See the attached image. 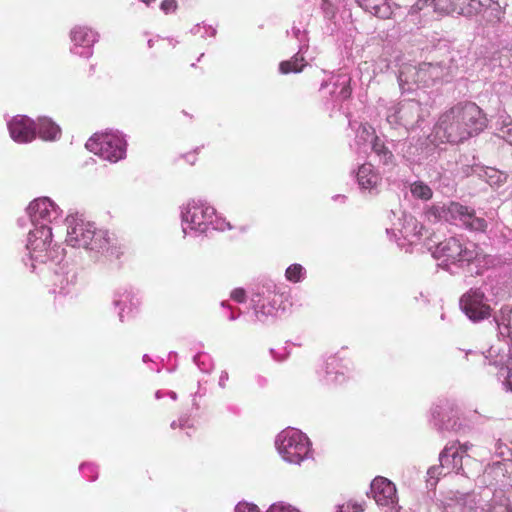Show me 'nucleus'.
Here are the masks:
<instances>
[{
    "mask_svg": "<svg viewBox=\"0 0 512 512\" xmlns=\"http://www.w3.org/2000/svg\"><path fill=\"white\" fill-rule=\"evenodd\" d=\"M33 229L29 231L26 249L28 257L23 258L31 272H37L38 266L48 262L57 264L62 259V250L52 245V225L62 216L60 207L49 197H39L27 207Z\"/></svg>",
    "mask_w": 512,
    "mask_h": 512,
    "instance_id": "obj_1",
    "label": "nucleus"
},
{
    "mask_svg": "<svg viewBox=\"0 0 512 512\" xmlns=\"http://www.w3.org/2000/svg\"><path fill=\"white\" fill-rule=\"evenodd\" d=\"M65 223L66 243L73 248L85 249L91 258L119 259L124 253V247L115 234L97 228L82 216L68 215Z\"/></svg>",
    "mask_w": 512,
    "mask_h": 512,
    "instance_id": "obj_2",
    "label": "nucleus"
},
{
    "mask_svg": "<svg viewBox=\"0 0 512 512\" xmlns=\"http://www.w3.org/2000/svg\"><path fill=\"white\" fill-rule=\"evenodd\" d=\"M486 122L475 103H460L440 115L434 127L435 137L442 143L458 144L480 133Z\"/></svg>",
    "mask_w": 512,
    "mask_h": 512,
    "instance_id": "obj_3",
    "label": "nucleus"
},
{
    "mask_svg": "<svg viewBox=\"0 0 512 512\" xmlns=\"http://www.w3.org/2000/svg\"><path fill=\"white\" fill-rule=\"evenodd\" d=\"M182 231L185 236H200L210 229L225 231L232 227L207 201L192 199L181 206Z\"/></svg>",
    "mask_w": 512,
    "mask_h": 512,
    "instance_id": "obj_4",
    "label": "nucleus"
},
{
    "mask_svg": "<svg viewBox=\"0 0 512 512\" xmlns=\"http://www.w3.org/2000/svg\"><path fill=\"white\" fill-rule=\"evenodd\" d=\"M432 256L443 269L458 274L471 264L479 263L482 254L476 244L458 237H449L435 246Z\"/></svg>",
    "mask_w": 512,
    "mask_h": 512,
    "instance_id": "obj_5",
    "label": "nucleus"
},
{
    "mask_svg": "<svg viewBox=\"0 0 512 512\" xmlns=\"http://www.w3.org/2000/svg\"><path fill=\"white\" fill-rule=\"evenodd\" d=\"M430 3L435 11L470 17L482 10L488 14L489 20L500 21L507 6V0H418L412 9L422 10Z\"/></svg>",
    "mask_w": 512,
    "mask_h": 512,
    "instance_id": "obj_6",
    "label": "nucleus"
},
{
    "mask_svg": "<svg viewBox=\"0 0 512 512\" xmlns=\"http://www.w3.org/2000/svg\"><path fill=\"white\" fill-rule=\"evenodd\" d=\"M452 75V67H445L441 63L406 64L399 70L398 83L404 93L414 90V86L429 87L438 81H449Z\"/></svg>",
    "mask_w": 512,
    "mask_h": 512,
    "instance_id": "obj_7",
    "label": "nucleus"
},
{
    "mask_svg": "<svg viewBox=\"0 0 512 512\" xmlns=\"http://www.w3.org/2000/svg\"><path fill=\"white\" fill-rule=\"evenodd\" d=\"M426 217L430 221H445L473 232H485L488 226L487 221L477 216L474 209L454 201L432 205L426 211Z\"/></svg>",
    "mask_w": 512,
    "mask_h": 512,
    "instance_id": "obj_8",
    "label": "nucleus"
},
{
    "mask_svg": "<svg viewBox=\"0 0 512 512\" xmlns=\"http://www.w3.org/2000/svg\"><path fill=\"white\" fill-rule=\"evenodd\" d=\"M430 112L427 105L419 100L404 99L397 103H390L386 107L385 119L393 129H404L409 132L421 128Z\"/></svg>",
    "mask_w": 512,
    "mask_h": 512,
    "instance_id": "obj_9",
    "label": "nucleus"
},
{
    "mask_svg": "<svg viewBox=\"0 0 512 512\" xmlns=\"http://www.w3.org/2000/svg\"><path fill=\"white\" fill-rule=\"evenodd\" d=\"M275 446L283 460L300 464L312 457L311 442L306 434L295 428L281 431L275 440Z\"/></svg>",
    "mask_w": 512,
    "mask_h": 512,
    "instance_id": "obj_10",
    "label": "nucleus"
},
{
    "mask_svg": "<svg viewBox=\"0 0 512 512\" xmlns=\"http://www.w3.org/2000/svg\"><path fill=\"white\" fill-rule=\"evenodd\" d=\"M85 146L89 151L112 163L126 156L127 142L119 132L95 134Z\"/></svg>",
    "mask_w": 512,
    "mask_h": 512,
    "instance_id": "obj_11",
    "label": "nucleus"
},
{
    "mask_svg": "<svg viewBox=\"0 0 512 512\" xmlns=\"http://www.w3.org/2000/svg\"><path fill=\"white\" fill-rule=\"evenodd\" d=\"M251 308L255 320L266 323L275 318L280 311H284L283 295L276 292L274 285L258 287L251 296Z\"/></svg>",
    "mask_w": 512,
    "mask_h": 512,
    "instance_id": "obj_12",
    "label": "nucleus"
},
{
    "mask_svg": "<svg viewBox=\"0 0 512 512\" xmlns=\"http://www.w3.org/2000/svg\"><path fill=\"white\" fill-rule=\"evenodd\" d=\"M479 483L486 486L485 497L492 493L491 487L511 488L512 487V459H504L489 464L483 474L479 477Z\"/></svg>",
    "mask_w": 512,
    "mask_h": 512,
    "instance_id": "obj_13",
    "label": "nucleus"
},
{
    "mask_svg": "<svg viewBox=\"0 0 512 512\" xmlns=\"http://www.w3.org/2000/svg\"><path fill=\"white\" fill-rule=\"evenodd\" d=\"M444 506V512H476L481 508V512H512V508L507 503L493 505L489 509L481 506V500H476L475 494L460 493L451 491Z\"/></svg>",
    "mask_w": 512,
    "mask_h": 512,
    "instance_id": "obj_14",
    "label": "nucleus"
},
{
    "mask_svg": "<svg viewBox=\"0 0 512 512\" xmlns=\"http://www.w3.org/2000/svg\"><path fill=\"white\" fill-rule=\"evenodd\" d=\"M459 306L467 318L475 323L489 318L492 312L488 298L479 288H471L464 293L459 300Z\"/></svg>",
    "mask_w": 512,
    "mask_h": 512,
    "instance_id": "obj_15",
    "label": "nucleus"
},
{
    "mask_svg": "<svg viewBox=\"0 0 512 512\" xmlns=\"http://www.w3.org/2000/svg\"><path fill=\"white\" fill-rule=\"evenodd\" d=\"M433 426L438 431H458L461 428L459 422V410L454 402L444 400L437 404L431 411Z\"/></svg>",
    "mask_w": 512,
    "mask_h": 512,
    "instance_id": "obj_16",
    "label": "nucleus"
},
{
    "mask_svg": "<svg viewBox=\"0 0 512 512\" xmlns=\"http://www.w3.org/2000/svg\"><path fill=\"white\" fill-rule=\"evenodd\" d=\"M351 374V362L335 354L326 359L323 372L319 376L324 384L332 385L344 383Z\"/></svg>",
    "mask_w": 512,
    "mask_h": 512,
    "instance_id": "obj_17",
    "label": "nucleus"
},
{
    "mask_svg": "<svg viewBox=\"0 0 512 512\" xmlns=\"http://www.w3.org/2000/svg\"><path fill=\"white\" fill-rule=\"evenodd\" d=\"M485 358L489 361L490 365L500 367L498 379L506 390L512 392V349L492 346Z\"/></svg>",
    "mask_w": 512,
    "mask_h": 512,
    "instance_id": "obj_18",
    "label": "nucleus"
},
{
    "mask_svg": "<svg viewBox=\"0 0 512 512\" xmlns=\"http://www.w3.org/2000/svg\"><path fill=\"white\" fill-rule=\"evenodd\" d=\"M70 39V51L80 57L89 58L93 54V45L98 41V33L86 26H76L70 32Z\"/></svg>",
    "mask_w": 512,
    "mask_h": 512,
    "instance_id": "obj_19",
    "label": "nucleus"
},
{
    "mask_svg": "<svg viewBox=\"0 0 512 512\" xmlns=\"http://www.w3.org/2000/svg\"><path fill=\"white\" fill-rule=\"evenodd\" d=\"M11 138L17 143H29L36 137V122L25 115H17L8 122Z\"/></svg>",
    "mask_w": 512,
    "mask_h": 512,
    "instance_id": "obj_20",
    "label": "nucleus"
},
{
    "mask_svg": "<svg viewBox=\"0 0 512 512\" xmlns=\"http://www.w3.org/2000/svg\"><path fill=\"white\" fill-rule=\"evenodd\" d=\"M371 494L378 505L393 506L397 503L395 485L384 477H376L370 486Z\"/></svg>",
    "mask_w": 512,
    "mask_h": 512,
    "instance_id": "obj_21",
    "label": "nucleus"
},
{
    "mask_svg": "<svg viewBox=\"0 0 512 512\" xmlns=\"http://www.w3.org/2000/svg\"><path fill=\"white\" fill-rule=\"evenodd\" d=\"M356 181L362 192H368L370 195H376L379 192V186L382 178L372 164L364 163L358 167L356 172Z\"/></svg>",
    "mask_w": 512,
    "mask_h": 512,
    "instance_id": "obj_22",
    "label": "nucleus"
},
{
    "mask_svg": "<svg viewBox=\"0 0 512 512\" xmlns=\"http://www.w3.org/2000/svg\"><path fill=\"white\" fill-rule=\"evenodd\" d=\"M400 227H394L391 229H386L388 235L392 234L395 238H397V234L395 231L397 230L400 235L407 239L410 242H414L422 236V231L424 230L423 225H421L413 216L403 214V223H399Z\"/></svg>",
    "mask_w": 512,
    "mask_h": 512,
    "instance_id": "obj_23",
    "label": "nucleus"
},
{
    "mask_svg": "<svg viewBox=\"0 0 512 512\" xmlns=\"http://www.w3.org/2000/svg\"><path fill=\"white\" fill-rule=\"evenodd\" d=\"M113 305L118 310L119 320L124 322L125 316H128L137 307L138 300L131 291L119 289L114 293Z\"/></svg>",
    "mask_w": 512,
    "mask_h": 512,
    "instance_id": "obj_24",
    "label": "nucleus"
},
{
    "mask_svg": "<svg viewBox=\"0 0 512 512\" xmlns=\"http://www.w3.org/2000/svg\"><path fill=\"white\" fill-rule=\"evenodd\" d=\"M462 458L463 455L459 453L455 445L446 446L439 455L441 469L445 470L444 474H448L452 471L460 473V471L463 470Z\"/></svg>",
    "mask_w": 512,
    "mask_h": 512,
    "instance_id": "obj_25",
    "label": "nucleus"
},
{
    "mask_svg": "<svg viewBox=\"0 0 512 512\" xmlns=\"http://www.w3.org/2000/svg\"><path fill=\"white\" fill-rule=\"evenodd\" d=\"M364 11L381 18L388 19L392 15V8L387 0H355Z\"/></svg>",
    "mask_w": 512,
    "mask_h": 512,
    "instance_id": "obj_26",
    "label": "nucleus"
},
{
    "mask_svg": "<svg viewBox=\"0 0 512 512\" xmlns=\"http://www.w3.org/2000/svg\"><path fill=\"white\" fill-rule=\"evenodd\" d=\"M60 127L48 117H39L36 123V135L45 141H54L60 135Z\"/></svg>",
    "mask_w": 512,
    "mask_h": 512,
    "instance_id": "obj_27",
    "label": "nucleus"
},
{
    "mask_svg": "<svg viewBox=\"0 0 512 512\" xmlns=\"http://www.w3.org/2000/svg\"><path fill=\"white\" fill-rule=\"evenodd\" d=\"M349 126L355 131V141L358 146L366 143H373V138H377L374 128L368 123H361L357 121H349Z\"/></svg>",
    "mask_w": 512,
    "mask_h": 512,
    "instance_id": "obj_28",
    "label": "nucleus"
},
{
    "mask_svg": "<svg viewBox=\"0 0 512 512\" xmlns=\"http://www.w3.org/2000/svg\"><path fill=\"white\" fill-rule=\"evenodd\" d=\"M350 80L347 74H341L333 78L332 85L334 89L331 91V94L335 100L343 101L350 97Z\"/></svg>",
    "mask_w": 512,
    "mask_h": 512,
    "instance_id": "obj_29",
    "label": "nucleus"
},
{
    "mask_svg": "<svg viewBox=\"0 0 512 512\" xmlns=\"http://www.w3.org/2000/svg\"><path fill=\"white\" fill-rule=\"evenodd\" d=\"M372 151L377 155L379 161L383 165H393L394 164V155L390 151V149L384 144V142L379 138H373V143L371 144Z\"/></svg>",
    "mask_w": 512,
    "mask_h": 512,
    "instance_id": "obj_30",
    "label": "nucleus"
},
{
    "mask_svg": "<svg viewBox=\"0 0 512 512\" xmlns=\"http://www.w3.org/2000/svg\"><path fill=\"white\" fill-rule=\"evenodd\" d=\"M302 48H300L299 52L294 55L290 60L282 61L279 65V71L282 74L288 73H298L301 72L305 67L306 63L304 62V58L300 56Z\"/></svg>",
    "mask_w": 512,
    "mask_h": 512,
    "instance_id": "obj_31",
    "label": "nucleus"
},
{
    "mask_svg": "<svg viewBox=\"0 0 512 512\" xmlns=\"http://www.w3.org/2000/svg\"><path fill=\"white\" fill-rule=\"evenodd\" d=\"M410 192L413 197L427 201L432 198V189L422 181H415L410 185Z\"/></svg>",
    "mask_w": 512,
    "mask_h": 512,
    "instance_id": "obj_32",
    "label": "nucleus"
},
{
    "mask_svg": "<svg viewBox=\"0 0 512 512\" xmlns=\"http://www.w3.org/2000/svg\"><path fill=\"white\" fill-rule=\"evenodd\" d=\"M76 281V274L74 271H67L65 275L60 276L56 273L54 285L59 287V292L62 294L69 293V286L73 285Z\"/></svg>",
    "mask_w": 512,
    "mask_h": 512,
    "instance_id": "obj_33",
    "label": "nucleus"
},
{
    "mask_svg": "<svg viewBox=\"0 0 512 512\" xmlns=\"http://www.w3.org/2000/svg\"><path fill=\"white\" fill-rule=\"evenodd\" d=\"M194 363L204 373H210L213 370L214 363L212 357L204 352L198 353L193 358Z\"/></svg>",
    "mask_w": 512,
    "mask_h": 512,
    "instance_id": "obj_34",
    "label": "nucleus"
},
{
    "mask_svg": "<svg viewBox=\"0 0 512 512\" xmlns=\"http://www.w3.org/2000/svg\"><path fill=\"white\" fill-rule=\"evenodd\" d=\"M305 269L300 264L290 265L285 272V277L288 281L297 283L304 279Z\"/></svg>",
    "mask_w": 512,
    "mask_h": 512,
    "instance_id": "obj_35",
    "label": "nucleus"
},
{
    "mask_svg": "<svg viewBox=\"0 0 512 512\" xmlns=\"http://www.w3.org/2000/svg\"><path fill=\"white\" fill-rule=\"evenodd\" d=\"M486 181L491 186H499L506 181L507 175L494 168H488L485 171Z\"/></svg>",
    "mask_w": 512,
    "mask_h": 512,
    "instance_id": "obj_36",
    "label": "nucleus"
},
{
    "mask_svg": "<svg viewBox=\"0 0 512 512\" xmlns=\"http://www.w3.org/2000/svg\"><path fill=\"white\" fill-rule=\"evenodd\" d=\"M498 136L512 145V119L507 117L502 120L498 128Z\"/></svg>",
    "mask_w": 512,
    "mask_h": 512,
    "instance_id": "obj_37",
    "label": "nucleus"
},
{
    "mask_svg": "<svg viewBox=\"0 0 512 512\" xmlns=\"http://www.w3.org/2000/svg\"><path fill=\"white\" fill-rule=\"evenodd\" d=\"M495 454L504 459H512V447L508 444L497 440L495 443Z\"/></svg>",
    "mask_w": 512,
    "mask_h": 512,
    "instance_id": "obj_38",
    "label": "nucleus"
},
{
    "mask_svg": "<svg viewBox=\"0 0 512 512\" xmlns=\"http://www.w3.org/2000/svg\"><path fill=\"white\" fill-rule=\"evenodd\" d=\"M80 472L88 481H95L98 477L97 466L92 463H83L80 466Z\"/></svg>",
    "mask_w": 512,
    "mask_h": 512,
    "instance_id": "obj_39",
    "label": "nucleus"
},
{
    "mask_svg": "<svg viewBox=\"0 0 512 512\" xmlns=\"http://www.w3.org/2000/svg\"><path fill=\"white\" fill-rule=\"evenodd\" d=\"M443 471L444 470L441 469V465L430 467L427 471V486L434 487Z\"/></svg>",
    "mask_w": 512,
    "mask_h": 512,
    "instance_id": "obj_40",
    "label": "nucleus"
},
{
    "mask_svg": "<svg viewBox=\"0 0 512 512\" xmlns=\"http://www.w3.org/2000/svg\"><path fill=\"white\" fill-rule=\"evenodd\" d=\"M267 512H300L297 508L285 502H277L270 506Z\"/></svg>",
    "mask_w": 512,
    "mask_h": 512,
    "instance_id": "obj_41",
    "label": "nucleus"
},
{
    "mask_svg": "<svg viewBox=\"0 0 512 512\" xmlns=\"http://www.w3.org/2000/svg\"><path fill=\"white\" fill-rule=\"evenodd\" d=\"M495 321H496V324H497V329H498L499 334L503 338H509L512 341V332H511L510 324L509 323H505L504 321L503 322H499L497 319H495Z\"/></svg>",
    "mask_w": 512,
    "mask_h": 512,
    "instance_id": "obj_42",
    "label": "nucleus"
},
{
    "mask_svg": "<svg viewBox=\"0 0 512 512\" xmlns=\"http://www.w3.org/2000/svg\"><path fill=\"white\" fill-rule=\"evenodd\" d=\"M336 512H363V510L357 503L347 502L339 505Z\"/></svg>",
    "mask_w": 512,
    "mask_h": 512,
    "instance_id": "obj_43",
    "label": "nucleus"
},
{
    "mask_svg": "<svg viewBox=\"0 0 512 512\" xmlns=\"http://www.w3.org/2000/svg\"><path fill=\"white\" fill-rule=\"evenodd\" d=\"M235 512H260L259 508L248 502H239L235 507Z\"/></svg>",
    "mask_w": 512,
    "mask_h": 512,
    "instance_id": "obj_44",
    "label": "nucleus"
},
{
    "mask_svg": "<svg viewBox=\"0 0 512 512\" xmlns=\"http://www.w3.org/2000/svg\"><path fill=\"white\" fill-rule=\"evenodd\" d=\"M160 9L165 14L175 12L177 9V2L175 0H163L160 4Z\"/></svg>",
    "mask_w": 512,
    "mask_h": 512,
    "instance_id": "obj_45",
    "label": "nucleus"
},
{
    "mask_svg": "<svg viewBox=\"0 0 512 512\" xmlns=\"http://www.w3.org/2000/svg\"><path fill=\"white\" fill-rule=\"evenodd\" d=\"M231 299H233L234 301L238 302V303H242L245 301V298H246V293H245V290L242 289V288H236L234 289L232 292H231V295H230Z\"/></svg>",
    "mask_w": 512,
    "mask_h": 512,
    "instance_id": "obj_46",
    "label": "nucleus"
},
{
    "mask_svg": "<svg viewBox=\"0 0 512 512\" xmlns=\"http://www.w3.org/2000/svg\"><path fill=\"white\" fill-rule=\"evenodd\" d=\"M205 30V33H209L210 36H214L216 34V30L213 29L212 27H206V26H200V25H196L194 28L191 29V32L193 34H200L201 33V30Z\"/></svg>",
    "mask_w": 512,
    "mask_h": 512,
    "instance_id": "obj_47",
    "label": "nucleus"
},
{
    "mask_svg": "<svg viewBox=\"0 0 512 512\" xmlns=\"http://www.w3.org/2000/svg\"><path fill=\"white\" fill-rule=\"evenodd\" d=\"M170 426L172 429H175L176 427L186 428L188 427V418L180 417L178 421H173Z\"/></svg>",
    "mask_w": 512,
    "mask_h": 512,
    "instance_id": "obj_48",
    "label": "nucleus"
},
{
    "mask_svg": "<svg viewBox=\"0 0 512 512\" xmlns=\"http://www.w3.org/2000/svg\"><path fill=\"white\" fill-rule=\"evenodd\" d=\"M229 379V374L227 371H222L221 374H220V377H219V382H218V385L219 387L221 388H225L226 387V382L228 381Z\"/></svg>",
    "mask_w": 512,
    "mask_h": 512,
    "instance_id": "obj_49",
    "label": "nucleus"
},
{
    "mask_svg": "<svg viewBox=\"0 0 512 512\" xmlns=\"http://www.w3.org/2000/svg\"><path fill=\"white\" fill-rule=\"evenodd\" d=\"M472 447V444L469 442L459 444L458 447H456L459 450V453L463 454L466 453L470 448Z\"/></svg>",
    "mask_w": 512,
    "mask_h": 512,
    "instance_id": "obj_50",
    "label": "nucleus"
},
{
    "mask_svg": "<svg viewBox=\"0 0 512 512\" xmlns=\"http://www.w3.org/2000/svg\"><path fill=\"white\" fill-rule=\"evenodd\" d=\"M238 316H239V313H238V314H234V312H231V313L229 314V316H228V319H229L230 321H234V320H236V319L238 318Z\"/></svg>",
    "mask_w": 512,
    "mask_h": 512,
    "instance_id": "obj_51",
    "label": "nucleus"
},
{
    "mask_svg": "<svg viewBox=\"0 0 512 512\" xmlns=\"http://www.w3.org/2000/svg\"><path fill=\"white\" fill-rule=\"evenodd\" d=\"M167 394L169 395V397L172 400H176L177 399V394L174 391H169Z\"/></svg>",
    "mask_w": 512,
    "mask_h": 512,
    "instance_id": "obj_52",
    "label": "nucleus"
},
{
    "mask_svg": "<svg viewBox=\"0 0 512 512\" xmlns=\"http://www.w3.org/2000/svg\"><path fill=\"white\" fill-rule=\"evenodd\" d=\"M163 397V393L161 390H158L156 393H155V398L156 399H161Z\"/></svg>",
    "mask_w": 512,
    "mask_h": 512,
    "instance_id": "obj_53",
    "label": "nucleus"
},
{
    "mask_svg": "<svg viewBox=\"0 0 512 512\" xmlns=\"http://www.w3.org/2000/svg\"><path fill=\"white\" fill-rule=\"evenodd\" d=\"M333 199L334 200H340L341 199V200L344 201L346 199V196H344V195H336V196L333 197Z\"/></svg>",
    "mask_w": 512,
    "mask_h": 512,
    "instance_id": "obj_54",
    "label": "nucleus"
},
{
    "mask_svg": "<svg viewBox=\"0 0 512 512\" xmlns=\"http://www.w3.org/2000/svg\"><path fill=\"white\" fill-rule=\"evenodd\" d=\"M148 360H149V356H148L147 354H145V355L143 356V361H144V362H147Z\"/></svg>",
    "mask_w": 512,
    "mask_h": 512,
    "instance_id": "obj_55",
    "label": "nucleus"
},
{
    "mask_svg": "<svg viewBox=\"0 0 512 512\" xmlns=\"http://www.w3.org/2000/svg\"><path fill=\"white\" fill-rule=\"evenodd\" d=\"M204 56V53H201L200 57L198 58V61L201 59V57Z\"/></svg>",
    "mask_w": 512,
    "mask_h": 512,
    "instance_id": "obj_56",
    "label": "nucleus"
},
{
    "mask_svg": "<svg viewBox=\"0 0 512 512\" xmlns=\"http://www.w3.org/2000/svg\"><path fill=\"white\" fill-rule=\"evenodd\" d=\"M221 305H222L223 307H224V306H226V302H225V301H223V302L221 303Z\"/></svg>",
    "mask_w": 512,
    "mask_h": 512,
    "instance_id": "obj_57",
    "label": "nucleus"
}]
</instances>
